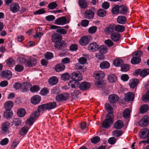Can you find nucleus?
Masks as SVG:
<instances>
[{
	"mask_svg": "<svg viewBox=\"0 0 149 149\" xmlns=\"http://www.w3.org/2000/svg\"><path fill=\"white\" fill-rule=\"evenodd\" d=\"M114 117L113 114L111 113H107L106 116V119L104 120L102 124L103 127L108 129L111 127L113 124Z\"/></svg>",
	"mask_w": 149,
	"mask_h": 149,
	"instance_id": "obj_1",
	"label": "nucleus"
},
{
	"mask_svg": "<svg viewBox=\"0 0 149 149\" xmlns=\"http://www.w3.org/2000/svg\"><path fill=\"white\" fill-rule=\"evenodd\" d=\"M57 106L56 102L55 101L49 102L40 105L38 108V111L41 112V110H51L55 108Z\"/></svg>",
	"mask_w": 149,
	"mask_h": 149,
	"instance_id": "obj_2",
	"label": "nucleus"
},
{
	"mask_svg": "<svg viewBox=\"0 0 149 149\" xmlns=\"http://www.w3.org/2000/svg\"><path fill=\"white\" fill-rule=\"evenodd\" d=\"M143 52L141 51L138 50L133 53L132 58L131 60V63L133 64H138L141 61L140 57L142 55Z\"/></svg>",
	"mask_w": 149,
	"mask_h": 149,
	"instance_id": "obj_3",
	"label": "nucleus"
},
{
	"mask_svg": "<svg viewBox=\"0 0 149 149\" xmlns=\"http://www.w3.org/2000/svg\"><path fill=\"white\" fill-rule=\"evenodd\" d=\"M40 114V111L38 110L34 111L31 115L30 117L27 119L26 124L29 126H31L35 121V118L39 116Z\"/></svg>",
	"mask_w": 149,
	"mask_h": 149,
	"instance_id": "obj_4",
	"label": "nucleus"
},
{
	"mask_svg": "<svg viewBox=\"0 0 149 149\" xmlns=\"http://www.w3.org/2000/svg\"><path fill=\"white\" fill-rule=\"evenodd\" d=\"M70 97L68 93H63L57 95L55 97L56 100L58 102H63L67 100Z\"/></svg>",
	"mask_w": 149,
	"mask_h": 149,
	"instance_id": "obj_5",
	"label": "nucleus"
},
{
	"mask_svg": "<svg viewBox=\"0 0 149 149\" xmlns=\"http://www.w3.org/2000/svg\"><path fill=\"white\" fill-rule=\"evenodd\" d=\"M135 72L136 75H140L141 77H144L149 74V69H145L142 70L138 69L136 70Z\"/></svg>",
	"mask_w": 149,
	"mask_h": 149,
	"instance_id": "obj_6",
	"label": "nucleus"
},
{
	"mask_svg": "<svg viewBox=\"0 0 149 149\" xmlns=\"http://www.w3.org/2000/svg\"><path fill=\"white\" fill-rule=\"evenodd\" d=\"M91 39L90 36H84L81 38L79 41V42L81 46H84L88 44Z\"/></svg>",
	"mask_w": 149,
	"mask_h": 149,
	"instance_id": "obj_7",
	"label": "nucleus"
},
{
	"mask_svg": "<svg viewBox=\"0 0 149 149\" xmlns=\"http://www.w3.org/2000/svg\"><path fill=\"white\" fill-rule=\"evenodd\" d=\"M82 78L81 74L79 72H74L72 73L71 79L77 82L81 81Z\"/></svg>",
	"mask_w": 149,
	"mask_h": 149,
	"instance_id": "obj_8",
	"label": "nucleus"
},
{
	"mask_svg": "<svg viewBox=\"0 0 149 149\" xmlns=\"http://www.w3.org/2000/svg\"><path fill=\"white\" fill-rule=\"evenodd\" d=\"M62 38V36L58 33H53L52 36V40L53 42L56 43L61 41Z\"/></svg>",
	"mask_w": 149,
	"mask_h": 149,
	"instance_id": "obj_9",
	"label": "nucleus"
},
{
	"mask_svg": "<svg viewBox=\"0 0 149 149\" xmlns=\"http://www.w3.org/2000/svg\"><path fill=\"white\" fill-rule=\"evenodd\" d=\"M20 6L17 3H12L10 6V10L13 13L17 12L19 10Z\"/></svg>",
	"mask_w": 149,
	"mask_h": 149,
	"instance_id": "obj_10",
	"label": "nucleus"
},
{
	"mask_svg": "<svg viewBox=\"0 0 149 149\" xmlns=\"http://www.w3.org/2000/svg\"><path fill=\"white\" fill-rule=\"evenodd\" d=\"M12 74L11 71L5 70L1 72V76L4 78L9 80L12 77Z\"/></svg>",
	"mask_w": 149,
	"mask_h": 149,
	"instance_id": "obj_11",
	"label": "nucleus"
},
{
	"mask_svg": "<svg viewBox=\"0 0 149 149\" xmlns=\"http://www.w3.org/2000/svg\"><path fill=\"white\" fill-rule=\"evenodd\" d=\"M149 123V118L145 116L140 120L139 124L140 126L143 127L147 125Z\"/></svg>",
	"mask_w": 149,
	"mask_h": 149,
	"instance_id": "obj_12",
	"label": "nucleus"
},
{
	"mask_svg": "<svg viewBox=\"0 0 149 149\" xmlns=\"http://www.w3.org/2000/svg\"><path fill=\"white\" fill-rule=\"evenodd\" d=\"M68 23L66 18L64 16L59 17L54 21V24L58 25H63Z\"/></svg>",
	"mask_w": 149,
	"mask_h": 149,
	"instance_id": "obj_13",
	"label": "nucleus"
},
{
	"mask_svg": "<svg viewBox=\"0 0 149 149\" xmlns=\"http://www.w3.org/2000/svg\"><path fill=\"white\" fill-rule=\"evenodd\" d=\"M99 48L98 45L95 42H91L89 44L88 49V50L93 52L97 51Z\"/></svg>",
	"mask_w": 149,
	"mask_h": 149,
	"instance_id": "obj_14",
	"label": "nucleus"
},
{
	"mask_svg": "<svg viewBox=\"0 0 149 149\" xmlns=\"http://www.w3.org/2000/svg\"><path fill=\"white\" fill-rule=\"evenodd\" d=\"M134 98V95L131 92H128L125 95L124 100L128 102L132 101Z\"/></svg>",
	"mask_w": 149,
	"mask_h": 149,
	"instance_id": "obj_15",
	"label": "nucleus"
},
{
	"mask_svg": "<svg viewBox=\"0 0 149 149\" xmlns=\"http://www.w3.org/2000/svg\"><path fill=\"white\" fill-rule=\"evenodd\" d=\"M115 25L110 24L104 30V31L106 35H111L114 32L115 30Z\"/></svg>",
	"mask_w": 149,
	"mask_h": 149,
	"instance_id": "obj_16",
	"label": "nucleus"
},
{
	"mask_svg": "<svg viewBox=\"0 0 149 149\" xmlns=\"http://www.w3.org/2000/svg\"><path fill=\"white\" fill-rule=\"evenodd\" d=\"M94 16V13L91 10H86L84 13V17L86 19H91L93 18Z\"/></svg>",
	"mask_w": 149,
	"mask_h": 149,
	"instance_id": "obj_17",
	"label": "nucleus"
},
{
	"mask_svg": "<svg viewBox=\"0 0 149 149\" xmlns=\"http://www.w3.org/2000/svg\"><path fill=\"white\" fill-rule=\"evenodd\" d=\"M31 84L29 83L24 82L21 84L20 90L24 92L27 91L31 86Z\"/></svg>",
	"mask_w": 149,
	"mask_h": 149,
	"instance_id": "obj_18",
	"label": "nucleus"
},
{
	"mask_svg": "<svg viewBox=\"0 0 149 149\" xmlns=\"http://www.w3.org/2000/svg\"><path fill=\"white\" fill-rule=\"evenodd\" d=\"M37 62L36 58L30 57L27 59L26 65L28 67L33 66L35 65Z\"/></svg>",
	"mask_w": 149,
	"mask_h": 149,
	"instance_id": "obj_19",
	"label": "nucleus"
},
{
	"mask_svg": "<svg viewBox=\"0 0 149 149\" xmlns=\"http://www.w3.org/2000/svg\"><path fill=\"white\" fill-rule=\"evenodd\" d=\"M90 86V84L88 82L84 81L80 84L79 88L81 90H86L89 88Z\"/></svg>",
	"mask_w": 149,
	"mask_h": 149,
	"instance_id": "obj_20",
	"label": "nucleus"
},
{
	"mask_svg": "<svg viewBox=\"0 0 149 149\" xmlns=\"http://www.w3.org/2000/svg\"><path fill=\"white\" fill-rule=\"evenodd\" d=\"M149 132V130L147 128H144L140 131L139 136L143 139H145L148 138V135Z\"/></svg>",
	"mask_w": 149,
	"mask_h": 149,
	"instance_id": "obj_21",
	"label": "nucleus"
},
{
	"mask_svg": "<svg viewBox=\"0 0 149 149\" xmlns=\"http://www.w3.org/2000/svg\"><path fill=\"white\" fill-rule=\"evenodd\" d=\"M41 100V98L40 96L36 95L31 97V101L32 104L36 105L38 104L40 102Z\"/></svg>",
	"mask_w": 149,
	"mask_h": 149,
	"instance_id": "obj_22",
	"label": "nucleus"
},
{
	"mask_svg": "<svg viewBox=\"0 0 149 149\" xmlns=\"http://www.w3.org/2000/svg\"><path fill=\"white\" fill-rule=\"evenodd\" d=\"M10 127V123L8 121L4 122L2 124L1 128L2 131L7 133L8 132V129Z\"/></svg>",
	"mask_w": 149,
	"mask_h": 149,
	"instance_id": "obj_23",
	"label": "nucleus"
},
{
	"mask_svg": "<svg viewBox=\"0 0 149 149\" xmlns=\"http://www.w3.org/2000/svg\"><path fill=\"white\" fill-rule=\"evenodd\" d=\"M108 98L109 101L111 103L116 102L119 99L118 96L115 94H113L109 95Z\"/></svg>",
	"mask_w": 149,
	"mask_h": 149,
	"instance_id": "obj_24",
	"label": "nucleus"
},
{
	"mask_svg": "<svg viewBox=\"0 0 149 149\" xmlns=\"http://www.w3.org/2000/svg\"><path fill=\"white\" fill-rule=\"evenodd\" d=\"M121 36L120 33L117 32H114L111 35V38L114 42L118 41L120 38Z\"/></svg>",
	"mask_w": 149,
	"mask_h": 149,
	"instance_id": "obj_25",
	"label": "nucleus"
},
{
	"mask_svg": "<svg viewBox=\"0 0 149 149\" xmlns=\"http://www.w3.org/2000/svg\"><path fill=\"white\" fill-rule=\"evenodd\" d=\"M94 77L97 79L103 78L105 76V73L102 71L95 72L93 74Z\"/></svg>",
	"mask_w": 149,
	"mask_h": 149,
	"instance_id": "obj_26",
	"label": "nucleus"
},
{
	"mask_svg": "<svg viewBox=\"0 0 149 149\" xmlns=\"http://www.w3.org/2000/svg\"><path fill=\"white\" fill-rule=\"evenodd\" d=\"M74 68L76 70H80V71L83 72H84L86 69V66L84 65L79 63L75 64Z\"/></svg>",
	"mask_w": 149,
	"mask_h": 149,
	"instance_id": "obj_27",
	"label": "nucleus"
},
{
	"mask_svg": "<svg viewBox=\"0 0 149 149\" xmlns=\"http://www.w3.org/2000/svg\"><path fill=\"white\" fill-rule=\"evenodd\" d=\"M58 78L55 76L50 77L49 79L48 82L49 84L54 86L58 82Z\"/></svg>",
	"mask_w": 149,
	"mask_h": 149,
	"instance_id": "obj_28",
	"label": "nucleus"
},
{
	"mask_svg": "<svg viewBox=\"0 0 149 149\" xmlns=\"http://www.w3.org/2000/svg\"><path fill=\"white\" fill-rule=\"evenodd\" d=\"M117 20L118 23L124 24L126 22L127 18L124 16L120 15L118 16Z\"/></svg>",
	"mask_w": 149,
	"mask_h": 149,
	"instance_id": "obj_29",
	"label": "nucleus"
},
{
	"mask_svg": "<svg viewBox=\"0 0 149 149\" xmlns=\"http://www.w3.org/2000/svg\"><path fill=\"white\" fill-rule=\"evenodd\" d=\"M123 121L120 120H117L113 125L114 127L116 129H120L123 127Z\"/></svg>",
	"mask_w": 149,
	"mask_h": 149,
	"instance_id": "obj_30",
	"label": "nucleus"
},
{
	"mask_svg": "<svg viewBox=\"0 0 149 149\" xmlns=\"http://www.w3.org/2000/svg\"><path fill=\"white\" fill-rule=\"evenodd\" d=\"M107 79L110 83H115L117 80V77L114 74H111L108 75Z\"/></svg>",
	"mask_w": 149,
	"mask_h": 149,
	"instance_id": "obj_31",
	"label": "nucleus"
},
{
	"mask_svg": "<svg viewBox=\"0 0 149 149\" xmlns=\"http://www.w3.org/2000/svg\"><path fill=\"white\" fill-rule=\"evenodd\" d=\"M65 69V66L62 63H59L55 65V71L59 72Z\"/></svg>",
	"mask_w": 149,
	"mask_h": 149,
	"instance_id": "obj_32",
	"label": "nucleus"
},
{
	"mask_svg": "<svg viewBox=\"0 0 149 149\" xmlns=\"http://www.w3.org/2000/svg\"><path fill=\"white\" fill-rule=\"evenodd\" d=\"M123 63V60L119 58H116L113 60V65L116 67L121 66Z\"/></svg>",
	"mask_w": 149,
	"mask_h": 149,
	"instance_id": "obj_33",
	"label": "nucleus"
},
{
	"mask_svg": "<svg viewBox=\"0 0 149 149\" xmlns=\"http://www.w3.org/2000/svg\"><path fill=\"white\" fill-rule=\"evenodd\" d=\"M110 66V64L107 61H103L101 62L100 65V67L102 69H108Z\"/></svg>",
	"mask_w": 149,
	"mask_h": 149,
	"instance_id": "obj_34",
	"label": "nucleus"
},
{
	"mask_svg": "<svg viewBox=\"0 0 149 149\" xmlns=\"http://www.w3.org/2000/svg\"><path fill=\"white\" fill-rule=\"evenodd\" d=\"M139 82V80L136 79H132V81L129 83L130 86V88H134L138 85Z\"/></svg>",
	"mask_w": 149,
	"mask_h": 149,
	"instance_id": "obj_35",
	"label": "nucleus"
},
{
	"mask_svg": "<svg viewBox=\"0 0 149 149\" xmlns=\"http://www.w3.org/2000/svg\"><path fill=\"white\" fill-rule=\"evenodd\" d=\"M78 83H79L78 82L72 79L69 82L68 85L71 88L76 89L77 88V84Z\"/></svg>",
	"mask_w": 149,
	"mask_h": 149,
	"instance_id": "obj_36",
	"label": "nucleus"
},
{
	"mask_svg": "<svg viewBox=\"0 0 149 149\" xmlns=\"http://www.w3.org/2000/svg\"><path fill=\"white\" fill-rule=\"evenodd\" d=\"M127 9L126 6L123 5L119 6V13L123 15H125L127 12Z\"/></svg>",
	"mask_w": 149,
	"mask_h": 149,
	"instance_id": "obj_37",
	"label": "nucleus"
},
{
	"mask_svg": "<svg viewBox=\"0 0 149 149\" xmlns=\"http://www.w3.org/2000/svg\"><path fill=\"white\" fill-rule=\"evenodd\" d=\"M115 30L118 32H122L125 30V27L124 26L120 25H115Z\"/></svg>",
	"mask_w": 149,
	"mask_h": 149,
	"instance_id": "obj_38",
	"label": "nucleus"
},
{
	"mask_svg": "<svg viewBox=\"0 0 149 149\" xmlns=\"http://www.w3.org/2000/svg\"><path fill=\"white\" fill-rule=\"evenodd\" d=\"M66 44L63 42H59L55 44V47L57 49H59L62 47H66Z\"/></svg>",
	"mask_w": 149,
	"mask_h": 149,
	"instance_id": "obj_39",
	"label": "nucleus"
},
{
	"mask_svg": "<svg viewBox=\"0 0 149 149\" xmlns=\"http://www.w3.org/2000/svg\"><path fill=\"white\" fill-rule=\"evenodd\" d=\"M61 77L62 80L65 81L69 80L71 76L68 73L65 72L61 75Z\"/></svg>",
	"mask_w": 149,
	"mask_h": 149,
	"instance_id": "obj_40",
	"label": "nucleus"
},
{
	"mask_svg": "<svg viewBox=\"0 0 149 149\" xmlns=\"http://www.w3.org/2000/svg\"><path fill=\"white\" fill-rule=\"evenodd\" d=\"M105 107L106 111L108 113H111L113 114V108L109 104L106 103L105 104Z\"/></svg>",
	"mask_w": 149,
	"mask_h": 149,
	"instance_id": "obj_41",
	"label": "nucleus"
},
{
	"mask_svg": "<svg viewBox=\"0 0 149 149\" xmlns=\"http://www.w3.org/2000/svg\"><path fill=\"white\" fill-rule=\"evenodd\" d=\"M13 106V103L10 101L6 102L4 104V107L6 110H10Z\"/></svg>",
	"mask_w": 149,
	"mask_h": 149,
	"instance_id": "obj_42",
	"label": "nucleus"
},
{
	"mask_svg": "<svg viewBox=\"0 0 149 149\" xmlns=\"http://www.w3.org/2000/svg\"><path fill=\"white\" fill-rule=\"evenodd\" d=\"M29 129L28 127L27 126L23 127L19 131V134L22 136L25 135L27 133Z\"/></svg>",
	"mask_w": 149,
	"mask_h": 149,
	"instance_id": "obj_43",
	"label": "nucleus"
},
{
	"mask_svg": "<svg viewBox=\"0 0 149 149\" xmlns=\"http://www.w3.org/2000/svg\"><path fill=\"white\" fill-rule=\"evenodd\" d=\"M26 114V111L24 109L21 108L18 109L17 111L18 116L19 117H23Z\"/></svg>",
	"mask_w": 149,
	"mask_h": 149,
	"instance_id": "obj_44",
	"label": "nucleus"
},
{
	"mask_svg": "<svg viewBox=\"0 0 149 149\" xmlns=\"http://www.w3.org/2000/svg\"><path fill=\"white\" fill-rule=\"evenodd\" d=\"M78 3L80 7L82 8H86L87 7V3L85 1L79 0L78 1Z\"/></svg>",
	"mask_w": 149,
	"mask_h": 149,
	"instance_id": "obj_45",
	"label": "nucleus"
},
{
	"mask_svg": "<svg viewBox=\"0 0 149 149\" xmlns=\"http://www.w3.org/2000/svg\"><path fill=\"white\" fill-rule=\"evenodd\" d=\"M80 93H81L79 91H74L71 94L72 98L73 99L77 98L79 97V95Z\"/></svg>",
	"mask_w": 149,
	"mask_h": 149,
	"instance_id": "obj_46",
	"label": "nucleus"
},
{
	"mask_svg": "<svg viewBox=\"0 0 149 149\" xmlns=\"http://www.w3.org/2000/svg\"><path fill=\"white\" fill-rule=\"evenodd\" d=\"M13 113L12 111L10 110H6L4 113V117L7 118H9L11 117Z\"/></svg>",
	"mask_w": 149,
	"mask_h": 149,
	"instance_id": "obj_47",
	"label": "nucleus"
},
{
	"mask_svg": "<svg viewBox=\"0 0 149 149\" xmlns=\"http://www.w3.org/2000/svg\"><path fill=\"white\" fill-rule=\"evenodd\" d=\"M58 6L56 1H54L49 3L47 6V7L50 10H53L55 9Z\"/></svg>",
	"mask_w": 149,
	"mask_h": 149,
	"instance_id": "obj_48",
	"label": "nucleus"
},
{
	"mask_svg": "<svg viewBox=\"0 0 149 149\" xmlns=\"http://www.w3.org/2000/svg\"><path fill=\"white\" fill-rule=\"evenodd\" d=\"M123 116L125 118L127 119L130 117V111L129 109H128L125 110L123 113Z\"/></svg>",
	"mask_w": 149,
	"mask_h": 149,
	"instance_id": "obj_49",
	"label": "nucleus"
},
{
	"mask_svg": "<svg viewBox=\"0 0 149 149\" xmlns=\"http://www.w3.org/2000/svg\"><path fill=\"white\" fill-rule=\"evenodd\" d=\"M99 52L100 53L102 54H104L106 53L107 51V49L106 46L104 45H102L99 47Z\"/></svg>",
	"mask_w": 149,
	"mask_h": 149,
	"instance_id": "obj_50",
	"label": "nucleus"
},
{
	"mask_svg": "<svg viewBox=\"0 0 149 149\" xmlns=\"http://www.w3.org/2000/svg\"><path fill=\"white\" fill-rule=\"evenodd\" d=\"M149 109L148 105H142L140 107V111L141 113H144L147 111Z\"/></svg>",
	"mask_w": 149,
	"mask_h": 149,
	"instance_id": "obj_51",
	"label": "nucleus"
},
{
	"mask_svg": "<svg viewBox=\"0 0 149 149\" xmlns=\"http://www.w3.org/2000/svg\"><path fill=\"white\" fill-rule=\"evenodd\" d=\"M121 70L122 72H125L128 71L129 69V65L127 64H122L120 66Z\"/></svg>",
	"mask_w": 149,
	"mask_h": 149,
	"instance_id": "obj_52",
	"label": "nucleus"
},
{
	"mask_svg": "<svg viewBox=\"0 0 149 149\" xmlns=\"http://www.w3.org/2000/svg\"><path fill=\"white\" fill-rule=\"evenodd\" d=\"M97 15L100 17H104L106 14V12L104 9H100L97 12Z\"/></svg>",
	"mask_w": 149,
	"mask_h": 149,
	"instance_id": "obj_53",
	"label": "nucleus"
},
{
	"mask_svg": "<svg viewBox=\"0 0 149 149\" xmlns=\"http://www.w3.org/2000/svg\"><path fill=\"white\" fill-rule=\"evenodd\" d=\"M97 29L96 26H94L89 27L88 29V32L90 34H93L96 32Z\"/></svg>",
	"mask_w": 149,
	"mask_h": 149,
	"instance_id": "obj_54",
	"label": "nucleus"
},
{
	"mask_svg": "<svg viewBox=\"0 0 149 149\" xmlns=\"http://www.w3.org/2000/svg\"><path fill=\"white\" fill-rule=\"evenodd\" d=\"M44 56L46 59L50 60L54 56L52 52H47L45 54Z\"/></svg>",
	"mask_w": 149,
	"mask_h": 149,
	"instance_id": "obj_55",
	"label": "nucleus"
},
{
	"mask_svg": "<svg viewBox=\"0 0 149 149\" xmlns=\"http://www.w3.org/2000/svg\"><path fill=\"white\" fill-rule=\"evenodd\" d=\"M49 92V90L47 88H42L40 91V93L41 95L44 96L47 95Z\"/></svg>",
	"mask_w": 149,
	"mask_h": 149,
	"instance_id": "obj_56",
	"label": "nucleus"
},
{
	"mask_svg": "<svg viewBox=\"0 0 149 149\" xmlns=\"http://www.w3.org/2000/svg\"><path fill=\"white\" fill-rule=\"evenodd\" d=\"M24 68V67L22 65H16L15 67V70L18 72H20L22 71Z\"/></svg>",
	"mask_w": 149,
	"mask_h": 149,
	"instance_id": "obj_57",
	"label": "nucleus"
},
{
	"mask_svg": "<svg viewBox=\"0 0 149 149\" xmlns=\"http://www.w3.org/2000/svg\"><path fill=\"white\" fill-rule=\"evenodd\" d=\"M21 120L19 118H14L12 122L13 125L15 126H18L21 125Z\"/></svg>",
	"mask_w": 149,
	"mask_h": 149,
	"instance_id": "obj_58",
	"label": "nucleus"
},
{
	"mask_svg": "<svg viewBox=\"0 0 149 149\" xmlns=\"http://www.w3.org/2000/svg\"><path fill=\"white\" fill-rule=\"evenodd\" d=\"M112 12L113 14H116L119 13V6L117 5L115 6L112 9Z\"/></svg>",
	"mask_w": 149,
	"mask_h": 149,
	"instance_id": "obj_59",
	"label": "nucleus"
},
{
	"mask_svg": "<svg viewBox=\"0 0 149 149\" xmlns=\"http://www.w3.org/2000/svg\"><path fill=\"white\" fill-rule=\"evenodd\" d=\"M40 89V87L37 85H34L30 88V91L33 92H38Z\"/></svg>",
	"mask_w": 149,
	"mask_h": 149,
	"instance_id": "obj_60",
	"label": "nucleus"
},
{
	"mask_svg": "<svg viewBox=\"0 0 149 149\" xmlns=\"http://www.w3.org/2000/svg\"><path fill=\"white\" fill-rule=\"evenodd\" d=\"M45 13V10L43 8L40 9L33 13V14L34 15H39Z\"/></svg>",
	"mask_w": 149,
	"mask_h": 149,
	"instance_id": "obj_61",
	"label": "nucleus"
},
{
	"mask_svg": "<svg viewBox=\"0 0 149 149\" xmlns=\"http://www.w3.org/2000/svg\"><path fill=\"white\" fill-rule=\"evenodd\" d=\"M95 85L97 87L101 88L104 86L103 81H97L95 83Z\"/></svg>",
	"mask_w": 149,
	"mask_h": 149,
	"instance_id": "obj_62",
	"label": "nucleus"
},
{
	"mask_svg": "<svg viewBox=\"0 0 149 149\" xmlns=\"http://www.w3.org/2000/svg\"><path fill=\"white\" fill-rule=\"evenodd\" d=\"M104 43L109 47H111L114 45L113 42L109 39L105 40L104 41Z\"/></svg>",
	"mask_w": 149,
	"mask_h": 149,
	"instance_id": "obj_63",
	"label": "nucleus"
},
{
	"mask_svg": "<svg viewBox=\"0 0 149 149\" xmlns=\"http://www.w3.org/2000/svg\"><path fill=\"white\" fill-rule=\"evenodd\" d=\"M143 100L145 102L149 101V90L146 92L145 95L143 96Z\"/></svg>",
	"mask_w": 149,
	"mask_h": 149,
	"instance_id": "obj_64",
	"label": "nucleus"
}]
</instances>
